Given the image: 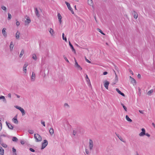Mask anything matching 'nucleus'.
I'll list each match as a JSON object with an SVG mask.
<instances>
[{
  "label": "nucleus",
  "instance_id": "f257e3e1",
  "mask_svg": "<svg viewBox=\"0 0 155 155\" xmlns=\"http://www.w3.org/2000/svg\"><path fill=\"white\" fill-rule=\"evenodd\" d=\"M141 130L142 131L139 134V135L140 136H143L144 135H145L148 137H150V135L148 133H145V130L144 128H142Z\"/></svg>",
  "mask_w": 155,
  "mask_h": 155
},
{
  "label": "nucleus",
  "instance_id": "f03ea898",
  "mask_svg": "<svg viewBox=\"0 0 155 155\" xmlns=\"http://www.w3.org/2000/svg\"><path fill=\"white\" fill-rule=\"evenodd\" d=\"M15 107L20 111L22 113V116H24L25 114V112L23 108L19 107L18 106H15Z\"/></svg>",
  "mask_w": 155,
  "mask_h": 155
},
{
  "label": "nucleus",
  "instance_id": "7ed1b4c3",
  "mask_svg": "<svg viewBox=\"0 0 155 155\" xmlns=\"http://www.w3.org/2000/svg\"><path fill=\"white\" fill-rule=\"evenodd\" d=\"M65 3L67 5V6L68 8V9L71 11L72 14H74V12L73 11V10L72 8L71 7L70 4L68 2H67L66 1L65 2Z\"/></svg>",
  "mask_w": 155,
  "mask_h": 155
},
{
  "label": "nucleus",
  "instance_id": "20e7f679",
  "mask_svg": "<svg viewBox=\"0 0 155 155\" xmlns=\"http://www.w3.org/2000/svg\"><path fill=\"white\" fill-rule=\"evenodd\" d=\"M48 144V141L45 140H44V142L42 144V147L41 148V149L42 150L45 148L46 146Z\"/></svg>",
  "mask_w": 155,
  "mask_h": 155
},
{
  "label": "nucleus",
  "instance_id": "39448f33",
  "mask_svg": "<svg viewBox=\"0 0 155 155\" xmlns=\"http://www.w3.org/2000/svg\"><path fill=\"white\" fill-rule=\"evenodd\" d=\"M36 78V75L35 74L34 72H32L31 76V81L32 82H34L35 81Z\"/></svg>",
  "mask_w": 155,
  "mask_h": 155
},
{
  "label": "nucleus",
  "instance_id": "423d86ee",
  "mask_svg": "<svg viewBox=\"0 0 155 155\" xmlns=\"http://www.w3.org/2000/svg\"><path fill=\"white\" fill-rule=\"evenodd\" d=\"M75 67H76L78 69L80 70H82V68L81 67V66L79 65L78 62H77L76 60L75 59Z\"/></svg>",
  "mask_w": 155,
  "mask_h": 155
},
{
  "label": "nucleus",
  "instance_id": "0eeeda50",
  "mask_svg": "<svg viewBox=\"0 0 155 155\" xmlns=\"http://www.w3.org/2000/svg\"><path fill=\"white\" fill-rule=\"evenodd\" d=\"M89 146L90 150H91L93 149V141L91 139L89 140Z\"/></svg>",
  "mask_w": 155,
  "mask_h": 155
},
{
  "label": "nucleus",
  "instance_id": "6e6552de",
  "mask_svg": "<svg viewBox=\"0 0 155 155\" xmlns=\"http://www.w3.org/2000/svg\"><path fill=\"white\" fill-rule=\"evenodd\" d=\"M6 124L8 127L9 129L11 130H12L13 129V127L11 124L7 122V121L6 122Z\"/></svg>",
  "mask_w": 155,
  "mask_h": 155
},
{
  "label": "nucleus",
  "instance_id": "1a4fd4ad",
  "mask_svg": "<svg viewBox=\"0 0 155 155\" xmlns=\"http://www.w3.org/2000/svg\"><path fill=\"white\" fill-rule=\"evenodd\" d=\"M6 29L5 28H4L2 29V34L5 37H6L7 36V32L6 31Z\"/></svg>",
  "mask_w": 155,
  "mask_h": 155
},
{
  "label": "nucleus",
  "instance_id": "9d476101",
  "mask_svg": "<svg viewBox=\"0 0 155 155\" xmlns=\"http://www.w3.org/2000/svg\"><path fill=\"white\" fill-rule=\"evenodd\" d=\"M27 17L26 20L25 21V22L26 25H28V24L31 22V20L28 16H26Z\"/></svg>",
  "mask_w": 155,
  "mask_h": 155
},
{
  "label": "nucleus",
  "instance_id": "9b49d317",
  "mask_svg": "<svg viewBox=\"0 0 155 155\" xmlns=\"http://www.w3.org/2000/svg\"><path fill=\"white\" fill-rule=\"evenodd\" d=\"M13 122L15 124H17L18 123V120L17 119V115H16L12 119Z\"/></svg>",
  "mask_w": 155,
  "mask_h": 155
},
{
  "label": "nucleus",
  "instance_id": "f8f14e48",
  "mask_svg": "<svg viewBox=\"0 0 155 155\" xmlns=\"http://www.w3.org/2000/svg\"><path fill=\"white\" fill-rule=\"evenodd\" d=\"M109 82L107 81H106L104 83V86L107 89H108V87L109 86Z\"/></svg>",
  "mask_w": 155,
  "mask_h": 155
},
{
  "label": "nucleus",
  "instance_id": "ddd939ff",
  "mask_svg": "<svg viewBox=\"0 0 155 155\" xmlns=\"http://www.w3.org/2000/svg\"><path fill=\"white\" fill-rule=\"evenodd\" d=\"M28 66V64L27 63L25 64L23 67V71H24V72L25 73H26L27 71V69H26V67Z\"/></svg>",
  "mask_w": 155,
  "mask_h": 155
},
{
  "label": "nucleus",
  "instance_id": "4468645a",
  "mask_svg": "<svg viewBox=\"0 0 155 155\" xmlns=\"http://www.w3.org/2000/svg\"><path fill=\"white\" fill-rule=\"evenodd\" d=\"M36 135L37 136V140H36L37 142H40L41 141L42 138L38 134H36Z\"/></svg>",
  "mask_w": 155,
  "mask_h": 155
},
{
  "label": "nucleus",
  "instance_id": "2eb2a0df",
  "mask_svg": "<svg viewBox=\"0 0 155 155\" xmlns=\"http://www.w3.org/2000/svg\"><path fill=\"white\" fill-rule=\"evenodd\" d=\"M35 13L36 16L39 17L40 16V15L39 14L37 8H35Z\"/></svg>",
  "mask_w": 155,
  "mask_h": 155
},
{
  "label": "nucleus",
  "instance_id": "dca6fc26",
  "mask_svg": "<svg viewBox=\"0 0 155 155\" xmlns=\"http://www.w3.org/2000/svg\"><path fill=\"white\" fill-rule=\"evenodd\" d=\"M115 134H116V136L118 137L120 139V140L121 141L124 143L125 142V141L123 140V138L119 136V134H117L116 133H115Z\"/></svg>",
  "mask_w": 155,
  "mask_h": 155
},
{
  "label": "nucleus",
  "instance_id": "f3484780",
  "mask_svg": "<svg viewBox=\"0 0 155 155\" xmlns=\"http://www.w3.org/2000/svg\"><path fill=\"white\" fill-rule=\"evenodd\" d=\"M69 45L71 47V48L72 51L73 52H75V49H74L73 45L71 44L70 42L69 41Z\"/></svg>",
  "mask_w": 155,
  "mask_h": 155
},
{
  "label": "nucleus",
  "instance_id": "a211bd4d",
  "mask_svg": "<svg viewBox=\"0 0 155 155\" xmlns=\"http://www.w3.org/2000/svg\"><path fill=\"white\" fill-rule=\"evenodd\" d=\"M20 33L18 31H17L16 33L15 37L17 39H19V38Z\"/></svg>",
  "mask_w": 155,
  "mask_h": 155
},
{
  "label": "nucleus",
  "instance_id": "6ab92c4d",
  "mask_svg": "<svg viewBox=\"0 0 155 155\" xmlns=\"http://www.w3.org/2000/svg\"><path fill=\"white\" fill-rule=\"evenodd\" d=\"M49 132L50 133V134L51 135L53 134L54 133V131L53 128L52 127L50 128V129L49 130Z\"/></svg>",
  "mask_w": 155,
  "mask_h": 155
},
{
  "label": "nucleus",
  "instance_id": "aec40b11",
  "mask_svg": "<svg viewBox=\"0 0 155 155\" xmlns=\"http://www.w3.org/2000/svg\"><path fill=\"white\" fill-rule=\"evenodd\" d=\"M4 150L2 148V147L0 146V154L1 155H4Z\"/></svg>",
  "mask_w": 155,
  "mask_h": 155
},
{
  "label": "nucleus",
  "instance_id": "412c9836",
  "mask_svg": "<svg viewBox=\"0 0 155 155\" xmlns=\"http://www.w3.org/2000/svg\"><path fill=\"white\" fill-rule=\"evenodd\" d=\"M58 19H59V22L60 23H61V19L62 17L59 13H58Z\"/></svg>",
  "mask_w": 155,
  "mask_h": 155
},
{
  "label": "nucleus",
  "instance_id": "4be33fe9",
  "mask_svg": "<svg viewBox=\"0 0 155 155\" xmlns=\"http://www.w3.org/2000/svg\"><path fill=\"white\" fill-rule=\"evenodd\" d=\"M130 78L131 82L133 84H135L136 83L135 80L131 76H130Z\"/></svg>",
  "mask_w": 155,
  "mask_h": 155
},
{
  "label": "nucleus",
  "instance_id": "5701e85b",
  "mask_svg": "<svg viewBox=\"0 0 155 155\" xmlns=\"http://www.w3.org/2000/svg\"><path fill=\"white\" fill-rule=\"evenodd\" d=\"M10 50L11 51H12L13 49V47H14V45H13V42L12 41H11L10 43Z\"/></svg>",
  "mask_w": 155,
  "mask_h": 155
},
{
  "label": "nucleus",
  "instance_id": "b1692460",
  "mask_svg": "<svg viewBox=\"0 0 155 155\" xmlns=\"http://www.w3.org/2000/svg\"><path fill=\"white\" fill-rule=\"evenodd\" d=\"M3 99V101L5 103H6V99H5V97L4 96H0V99Z\"/></svg>",
  "mask_w": 155,
  "mask_h": 155
},
{
  "label": "nucleus",
  "instance_id": "393cba45",
  "mask_svg": "<svg viewBox=\"0 0 155 155\" xmlns=\"http://www.w3.org/2000/svg\"><path fill=\"white\" fill-rule=\"evenodd\" d=\"M133 14L134 15V17L136 19L138 17V15L137 13H136L135 11H134Z\"/></svg>",
  "mask_w": 155,
  "mask_h": 155
},
{
  "label": "nucleus",
  "instance_id": "a878e982",
  "mask_svg": "<svg viewBox=\"0 0 155 155\" xmlns=\"http://www.w3.org/2000/svg\"><path fill=\"white\" fill-rule=\"evenodd\" d=\"M126 119L127 120L130 122H131L132 121V120L130 119L127 115L126 116Z\"/></svg>",
  "mask_w": 155,
  "mask_h": 155
},
{
  "label": "nucleus",
  "instance_id": "bb28decb",
  "mask_svg": "<svg viewBox=\"0 0 155 155\" xmlns=\"http://www.w3.org/2000/svg\"><path fill=\"white\" fill-rule=\"evenodd\" d=\"M49 32L52 35L54 34V31L52 28H50L49 30Z\"/></svg>",
  "mask_w": 155,
  "mask_h": 155
},
{
  "label": "nucleus",
  "instance_id": "cd10ccee",
  "mask_svg": "<svg viewBox=\"0 0 155 155\" xmlns=\"http://www.w3.org/2000/svg\"><path fill=\"white\" fill-rule=\"evenodd\" d=\"M12 140L14 142H16L18 141V139L16 137H12Z\"/></svg>",
  "mask_w": 155,
  "mask_h": 155
},
{
  "label": "nucleus",
  "instance_id": "c85d7f7f",
  "mask_svg": "<svg viewBox=\"0 0 155 155\" xmlns=\"http://www.w3.org/2000/svg\"><path fill=\"white\" fill-rule=\"evenodd\" d=\"M62 37L63 39L66 42L67 41V39L66 37H64V33H63L62 34Z\"/></svg>",
  "mask_w": 155,
  "mask_h": 155
},
{
  "label": "nucleus",
  "instance_id": "c756f323",
  "mask_svg": "<svg viewBox=\"0 0 155 155\" xmlns=\"http://www.w3.org/2000/svg\"><path fill=\"white\" fill-rule=\"evenodd\" d=\"M12 151L14 153V155H17L16 153V150L15 148L14 147H13L12 148Z\"/></svg>",
  "mask_w": 155,
  "mask_h": 155
},
{
  "label": "nucleus",
  "instance_id": "7c9ffc66",
  "mask_svg": "<svg viewBox=\"0 0 155 155\" xmlns=\"http://www.w3.org/2000/svg\"><path fill=\"white\" fill-rule=\"evenodd\" d=\"M24 53V49H22L21 50V52L20 55H19V57L20 58H21L22 56L23 55V54Z\"/></svg>",
  "mask_w": 155,
  "mask_h": 155
},
{
  "label": "nucleus",
  "instance_id": "2f4dec72",
  "mask_svg": "<svg viewBox=\"0 0 155 155\" xmlns=\"http://www.w3.org/2000/svg\"><path fill=\"white\" fill-rule=\"evenodd\" d=\"M1 144L2 145V146L5 148H6L7 147V145L5 143H1Z\"/></svg>",
  "mask_w": 155,
  "mask_h": 155
},
{
  "label": "nucleus",
  "instance_id": "473e14b6",
  "mask_svg": "<svg viewBox=\"0 0 155 155\" xmlns=\"http://www.w3.org/2000/svg\"><path fill=\"white\" fill-rule=\"evenodd\" d=\"M32 58L33 59L36 60L37 59V56L35 54H33L32 55Z\"/></svg>",
  "mask_w": 155,
  "mask_h": 155
},
{
  "label": "nucleus",
  "instance_id": "72a5a7b5",
  "mask_svg": "<svg viewBox=\"0 0 155 155\" xmlns=\"http://www.w3.org/2000/svg\"><path fill=\"white\" fill-rule=\"evenodd\" d=\"M97 30L100 33H101V34H102L103 35H105V34L104 33L103 31H101V29H100L99 28H97Z\"/></svg>",
  "mask_w": 155,
  "mask_h": 155
},
{
  "label": "nucleus",
  "instance_id": "f704fd0d",
  "mask_svg": "<svg viewBox=\"0 0 155 155\" xmlns=\"http://www.w3.org/2000/svg\"><path fill=\"white\" fill-rule=\"evenodd\" d=\"M153 92V90L152 89V90H150V91H149L147 93V94L148 95H150Z\"/></svg>",
  "mask_w": 155,
  "mask_h": 155
},
{
  "label": "nucleus",
  "instance_id": "c9c22d12",
  "mask_svg": "<svg viewBox=\"0 0 155 155\" xmlns=\"http://www.w3.org/2000/svg\"><path fill=\"white\" fill-rule=\"evenodd\" d=\"M121 105L123 106V107L125 111H127V107L124 105L122 103H121Z\"/></svg>",
  "mask_w": 155,
  "mask_h": 155
},
{
  "label": "nucleus",
  "instance_id": "e433bc0d",
  "mask_svg": "<svg viewBox=\"0 0 155 155\" xmlns=\"http://www.w3.org/2000/svg\"><path fill=\"white\" fill-rule=\"evenodd\" d=\"M8 19L10 20L12 18L11 15L9 13H8Z\"/></svg>",
  "mask_w": 155,
  "mask_h": 155
},
{
  "label": "nucleus",
  "instance_id": "4c0bfd02",
  "mask_svg": "<svg viewBox=\"0 0 155 155\" xmlns=\"http://www.w3.org/2000/svg\"><path fill=\"white\" fill-rule=\"evenodd\" d=\"M28 132L30 134H32L34 133V131L33 130H29Z\"/></svg>",
  "mask_w": 155,
  "mask_h": 155
},
{
  "label": "nucleus",
  "instance_id": "58836bf2",
  "mask_svg": "<svg viewBox=\"0 0 155 155\" xmlns=\"http://www.w3.org/2000/svg\"><path fill=\"white\" fill-rule=\"evenodd\" d=\"M88 4L90 5L91 4H92V0H88Z\"/></svg>",
  "mask_w": 155,
  "mask_h": 155
},
{
  "label": "nucleus",
  "instance_id": "ea45409f",
  "mask_svg": "<svg viewBox=\"0 0 155 155\" xmlns=\"http://www.w3.org/2000/svg\"><path fill=\"white\" fill-rule=\"evenodd\" d=\"M41 123L44 126H45V121H43L42 120H41Z\"/></svg>",
  "mask_w": 155,
  "mask_h": 155
},
{
  "label": "nucleus",
  "instance_id": "a19ab883",
  "mask_svg": "<svg viewBox=\"0 0 155 155\" xmlns=\"http://www.w3.org/2000/svg\"><path fill=\"white\" fill-rule=\"evenodd\" d=\"M114 68H115V70L116 71H117L118 72L119 71H118V68L117 66H115V65H114Z\"/></svg>",
  "mask_w": 155,
  "mask_h": 155
},
{
  "label": "nucleus",
  "instance_id": "79ce46f5",
  "mask_svg": "<svg viewBox=\"0 0 155 155\" xmlns=\"http://www.w3.org/2000/svg\"><path fill=\"white\" fill-rule=\"evenodd\" d=\"M64 59L68 63H69V61H68V59H67V58L65 57L64 56Z\"/></svg>",
  "mask_w": 155,
  "mask_h": 155
},
{
  "label": "nucleus",
  "instance_id": "37998d69",
  "mask_svg": "<svg viewBox=\"0 0 155 155\" xmlns=\"http://www.w3.org/2000/svg\"><path fill=\"white\" fill-rule=\"evenodd\" d=\"M116 91L119 94H120L121 92L118 88H116Z\"/></svg>",
  "mask_w": 155,
  "mask_h": 155
},
{
  "label": "nucleus",
  "instance_id": "c03bdc74",
  "mask_svg": "<svg viewBox=\"0 0 155 155\" xmlns=\"http://www.w3.org/2000/svg\"><path fill=\"white\" fill-rule=\"evenodd\" d=\"M29 150L31 151L32 152H35V150L34 149H33V148H29Z\"/></svg>",
  "mask_w": 155,
  "mask_h": 155
},
{
  "label": "nucleus",
  "instance_id": "a18cd8bd",
  "mask_svg": "<svg viewBox=\"0 0 155 155\" xmlns=\"http://www.w3.org/2000/svg\"><path fill=\"white\" fill-rule=\"evenodd\" d=\"M2 8L4 10H6V8L5 6H2Z\"/></svg>",
  "mask_w": 155,
  "mask_h": 155
},
{
  "label": "nucleus",
  "instance_id": "49530a36",
  "mask_svg": "<svg viewBox=\"0 0 155 155\" xmlns=\"http://www.w3.org/2000/svg\"><path fill=\"white\" fill-rule=\"evenodd\" d=\"M16 25L18 26L20 25V23L19 21H17L16 23Z\"/></svg>",
  "mask_w": 155,
  "mask_h": 155
},
{
  "label": "nucleus",
  "instance_id": "de8ad7c7",
  "mask_svg": "<svg viewBox=\"0 0 155 155\" xmlns=\"http://www.w3.org/2000/svg\"><path fill=\"white\" fill-rule=\"evenodd\" d=\"M64 106L65 107H69V106L67 103H65L64 104Z\"/></svg>",
  "mask_w": 155,
  "mask_h": 155
},
{
  "label": "nucleus",
  "instance_id": "09e8293b",
  "mask_svg": "<svg viewBox=\"0 0 155 155\" xmlns=\"http://www.w3.org/2000/svg\"><path fill=\"white\" fill-rule=\"evenodd\" d=\"M76 133L77 132H76V131H75V130H73V135L75 136L76 135Z\"/></svg>",
  "mask_w": 155,
  "mask_h": 155
},
{
  "label": "nucleus",
  "instance_id": "8fccbe9b",
  "mask_svg": "<svg viewBox=\"0 0 155 155\" xmlns=\"http://www.w3.org/2000/svg\"><path fill=\"white\" fill-rule=\"evenodd\" d=\"M86 79L87 81L88 80L89 81H90L89 79L88 78V76L87 74H86Z\"/></svg>",
  "mask_w": 155,
  "mask_h": 155
},
{
  "label": "nucleus",
  "instance_id": "3c124183",
  "mask_svg": "<svg viewBox=\"0 0 155 155\" xmlns=\"http://www.w3.org/2000/svg\"><path fill=\"white\" fill-rule=\"evenodd\" d=\"M107 74V71H104L103 72V74L104 75H106Z\"/></svg>",
  "mask_w": 155,
  "mask_h": 155
},
{
  "label": "nucleus",
  "instance_id": "603ef678",
  "mask_svg": "<svg viewBox=\"0 0 155 155\" xmlns=\"http://www.w3.org/2000/svg\"><path fill=\"white\" fill-rule=\"evenodd\" d=\"M120 94L123 97H124L125 96V95L123 93L121 92V93Z\"/></svg>",
  "mask_w": 155,
  "mask_h": 155
},
{
  "label": "nucleus",
  "instance_id": "864d4df0",
  "mask_svg": "<svg viewBox=\"0 0 155 155\" xmlns=\"http://www.w3.org/2000/svg\"><path fill=\"white\" fill-rule=\"evenodd\" d=\"M34 137L35 138L36 140H37V139H38V138H37V135H36V134H35Z\"/></svg>",
  "mask_w": 155,
  "mask_h": 155
},
{
  "label": "nucleus",
  "instance_id": "5fc2aeb1",
  "mask_svg": "<svg viewBox=\"0 0 155 155\" xmlns=\"http://www.w3.org/2000/svg\"><path fill=\"white\" fill-rule=\"evenodd\" d=\"M85 152H86V153L87 154H88L89 153V152L88 150H87V149H86Z\"/></svg>",
  "mask_w": 155,
  "mask_h": 155
},
{
  "label": "nucleus",
  "instance_id": "6e6d98bb",
  "mask_svg": "<svg viewBox=\"0 0 155 155\" xmlns=\"http://www.w3.org/2000/svg\"><path fill=\"white\" fill-rule=\"evenodd\" d=\"M20 143L22 144H24L25 143V142L23 140H21Z\"/></svg>",
  "mask_w": 155,
  "mask_h": 155
},
{
  "label": "nucleus",
  "instance_id": "4d7b16f0",
  "mask_svg": "<svg viewBox=\"0 0 155 155\" xmlns=\"http://www.w3.org/2000/svg\"><path fill=\"white\" fill-rule=\"evenodd\" d=\"M137 77L139 78H141V75L140 74H138Z\"/></svg>",
  "mask_w": 155,
  "mask_h": 155
},
{
  "label": "nucleus",
  "instance_id": "13d9d810",
  "mask_svg": "<svg viewBox=\"0 0 155 155\" xmlns=\"http://www.w3.org/2000/svg\"><path fill=\"white\" fill-rule=\"evenodd\" d=\"M86 60L87 62L88 63H91V61H89L86 58Z\"/></svg>",
  "mask_w": 155,
  "mask_h": 155
},
{
  "label": "nucleus",
  "instance_id": "bf43d9fd",
  "mask_svg": "<svg viewBox=\"0 0 155 155\" xmlns=\"http://www.w3.org/2000/svg\"><path fill=\"white\" fill-rule=\"evenodd\" d=\"M8 96L10 98H11V94L10 93H9L8 94Z\"/></svg>",
  "mask_w": 155,
  "mask_h": 155
},
{
  "label": "nucleus",
  "instance_id": "052dcab7",
  "mask_svg": "<svg viewBox=\"0 0 155 155\" xmlns=\"http://www.w3.org/2000/svg\"><path fill=\"white\" fill-rule=\"evenodd\" d=\"M15 95L17 97H18V98H19L20 97V96L16 94H15Z\"/></svg>",
  "mask_w": 155,
  "mask_h": 155
},
{
  "label": "nucleus",
  "instance_id": "680f3d73",
  "mask_svg": "<svg viewBox=\"0 0 155 155\" xmlns=\"http://www.w3.org/2000/svg\"><path fill=\"white\" fill-rule=\"evenodd\" d=\"M130 74H131L132 75H133V74H134L133 72L131 70H130Z\"/></svg>",
  "mask_w": 155,
  "mask_h": 155
},
{
  "label": "nucleus",
  "instance_id": "e2e57ef3",
  "mask_svg": "<svg viewBox=\"0 0 155 155\" xmlns=\"http://www.w3.org/2000/svg\"><path fill=\"white\" fill-rule=\"evenodd\" d=\"M139 111L141 114H143V111L141 110H139Z\"/></svg>",
  "mask_w": 155,
  "mask_h": 155
},
{
  "label": "nucleus",
  "instance_id": "0e129e2a",
  "mask_svg": "<svg viewBox=\"0 0 155 155\" xmlns=\"http://www.w3.org/2000/svg\"><path fill=\"white\" fill-rule=\"evenodd\" d=\"M114 73H115V77H117V74H116V72H115V71L114 70Z\"/></svg>",
  "mask_w": 155,
  "mask_h": 155
},
{
  "label": "nucleus",
  "instance_id": "69168bd1",
  "mask_svg": "<svg viewBox=\"0 0 155 155\" xmlns=\"http://www.w3.org/2000/svg\"><path fill=\"white\" fill-rule=\"evenodd\" d=\"M0 136H1V137L2 136V137H6V136L5 135L3 134V135H1Z\"/></svg>",
  "mask_w": 155,
  "mask_h": 155
},
{
  "label": "nucleus",
  "instance_id": "338daca9",
  "mask_svg": "<svg viewBox=\"0 0 155 155\" xmlns=\"http://www.w3.org/2000/svg\"><path fill=\"white\" fill-rule=\"evenodd\" d=\"M152 125L155 128V124H154L153 123H152Z\"/></svg>",
  "mask_w": 155,
  "mask_h": 155
},
{
  "label": "nucleus",
  "instance_id": "774afa93",
  "mask_svg": "<svg viewBox=\"0 0 155 155\" xmlns=\"http://www.w3.org/2000/svg\"><path fill=\"white\" fill-rule=\"evenodd\" d=\"M0 127H2V124L1 123V122H0Z\"/></svg>",
  "mask_w": 155,
  "mask_h": 155
}]
</instances>
